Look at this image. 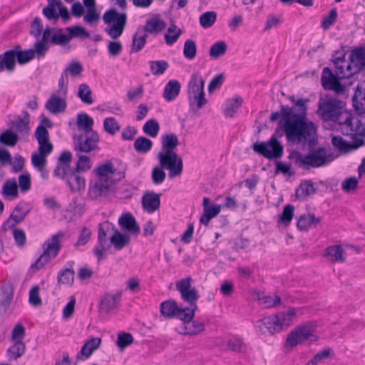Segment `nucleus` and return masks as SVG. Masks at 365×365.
Returning <instances> with one entry per match:
<instances>
[{
  "instance_id": "obj_1",
  "label": "nucleus",
  "mask_w": 365,
  "mask_h": 365,
  "mask_svg": "<svg viewBox=\"0 0 365 365\" xmlns=\"http://www.w3.org/2000/svg\"><path fill=\"white\" fill-rule=\"evenodd\" d=\"M284 116L279 120L274 135L267 141L256 142L252 145L255 153L272 160L281 158L284 146L278 138L285 135L289 142V133L296 130L297 124L301 120V115L294 114V107H283Z\"/></svg>"
},
{
  "instance_id": "obj_2",
  "label": "nucleus",
  "mask_w": 365,
  "mask_h": 365,
  "mask_svg": "<svg viewBox=\"0 0 365 365\" xmlns=\"http://www.w3.org/2000/svg\"><path fill=\"white\" fill-rule=\"evenodd\" d=\"M345 56L346 53L342 50L334 51L331 61L335 65L336 73H333L329 67L323 68L321 83L325 91H331L336 94H342L346 88L341 83V80L349 78L356 73L354 70H348V66H346V71H345L344 66L340 65V63L346 62Z\"/></svg>"
},
{
  "instance_id": "obj_3",
  "label": "nucleus",
  "mask_w": 365,
  "mask_h": 365,
  "mask_svg": "<svg viewBox=\"0 0 365 365\" xmlns=\"http://www.w3.org/2000/svg\"><path fill=\"white\" fill-rule=\"evenodd\" d=\"M178 145V138L175 133H168L162 137V147L158 159L160 165L169 171L170 178L180 176L183 170L182 159L175 151Z\"/></svg>"
},
{
  "instance_id": "obj_4",
  "label": "nucleus",
  "mask_w": 365,
  "mask_h": 365,
  "mask_svg": "<svg viewBox=\"0 0 365 365\" xmlns=\"http://www.w3.org/2000/svg\"><path fill=\"white\" fill-rule=\"evenodd\" d=\"M296 314V309L289 307L287 311L264 317L257 321L256 331L262 335L279 333L292 324Z\"/></svg>"
},
{
  "instance_id": "obj_5",
  "label": "nucleus",
  "mask_w": 365,
  "mask_h": 365,
  "mask_svg": "<svg viewBox=\"0 0 365 365\" xmlns=\"http://www.w3.org/2000/svg\"><path fill=\"white\" fill-rule=\"evenodd\" d=\"M288 159L293 160L299 168L309 170L310 168H319L327 165L334 160L331 153H328L324 147L309 149L307 155H303L299 151L294 150L290 152Z\"/></svg>"
},
{
  "instance_id": "obj_6",
  "label": "nucleus",
  "mask_w": 365,
  "mask_h": 365,
  "mask_svg": "<svg viewBox=\"0 0 365 365\" xmlns=\"http://www.w3.org/2000/svg\"><path fill=\"white\" fill-rule=\"evenodd\" d=\"M317 328V324L314 321L307 322L295 327L287 334L284 347L290 349L307 341L309 344L317 342L319 340V336L316 334Z\"/></svg>"
},
{
  "instance_id": "obj_7",
  "label": "nucleus",
  "mask_w": 365,
  "mask_h": 365,
  "mask_svg": "<svg viewBox=\"0 0 365 365\" xmlns=\"http://www.w3.org/2000/svg\"><path fill=\"white\" fill-rule=\"evenodd\" d=\"M296 130L289 133V142L292 143L308 144L309 149H316L317 143V127L315 124L302 115L301 120L297 122Z\"/></svg>"
},
{
  "instance_id": "obj_8",
  "label": "nucleus",
  "mask_w": 365,
  "mask_h": 365,
  "mask_svg": "<svg viewBox=\"0 0 365 365\" xmlns=\"http://www.w3.org/2000/svg\"><path fill=\"white\" fill-rule=\"evenodd\" d=\"M63 237V233L58 232L42 244L43 251L36 261L31 264L29 271L35 272L43 269L48 262L58 256L61 249L60 238Z\"/></svg>"
},
{
  "instance_id": "obj_9",
  "label": "nucleus",
  "mask_w": 365,
  "mask_h": 365,
  "mask_svg": "<svg viewBox=\"0 0 365 365\" xmlns=\"http://www.w3.org/2000/svg\"><path fill=\"white\" fill-rule=\"evenodd\" d=\"M342 101L326 94L318 103L317 113L325 121L338 122L343 113Z\"/></svg>"
},
{
  "instance_id": "obj_10",
  "label": "nucleus",
  "mask_w": 365,
  "mask_h": 365,
  "mask_svg": "<svg viewBox=\"0 0 365 365\" xmlns=\"http://www.w3.org/2000/svg\"><path fill=\"white\" fill-rule=\"evenodd\" d=\"M127 19L126 13L118 12L114 8L106 11L103 20L108 26L105 29V31L113 39L118 38L124 31Z\"/></svg>"
},
{
  "instance_id": "obj_11",
  "label": "nucleus",
  "mask_w": 365,
  "mask_h": 365,
  "mask_svg": "<svg viewBox=\"0 0 365 365\" xmlns=\"http://www.w3.org/2000/svg\"><path fill=\"white\" fill-rule=\"evenodd\" d=\"M160 314L165 318H176L183 323H188L193 319V309L179 307L173 299L166 300L160 304Z\"/></svg>"
},
{
  "instance_id": "obj_12",
  "label": "nucleus",
  "mask_w": 365,
  "mask_h": 365,
  "mask_svg": "<svg viewBox=\"0 0 365 365\" xmlns=\"http://www.w3.org/2000/svg\"><path fill=\"white\" fill-rule=\"evenodd\" d=\"M35 137L38 143V153L32 154L31 160L47 161V156L53 150V145L49 140L48 130L42 125H38L35 131Z\"/></svg>"
},
{
  "instance_id": "obj_13",
  "label": "nucleus",
  "mask_w": 365,
  "mask_h": 365,
  "mask_svg": "<svg viewBox=\"0 0 365 365\" xmlns=\"http://www.w3.org/2000/svg\"><path fill=\"white\" fill-rule=\"evenodd\" d=\"M192 282V279L190 276L182 279L176 282V289L180 293L181 298L190 305V307H188L189 309H193L194 317L195 312L197 309L196 302L200 296L197 289L191 286Z\"/></svg>"
},
{
  "instance_id": "obj_14",
  "label": "nucleus",
  "mask_w": 365,
  "mask_h": 365,
  "mask_svg": "<svg viewBox=\"0 0 365 365\" xmlns=\"http://www.w3.org/2000/svg\"><path fill=\"white\" fill-rule=\"evenodd\" d=\"M86 137L81 134L74 141V150L82 153H89L98 149L99 135L96 131L85 133Z\"/></svg>"
},
{
  "instance_id": "obj_15",
  "label": "nucleus",
  "mask_w": 365,
  "mask_h": 365,
  "mask_svg": "<svg viewBox=\"0 0 365 365\" xmlns=\"http://www.w3.org/2000/svg\"><path fill=\"white\" fill-rule=\"evenodd\" d=\"M31 208L28 202L21 201L14 209L13 212L2 225L4 230L12 229L17 224L24 221L26 216L30 212Z\"/></svg>"
},
{
  "instance_id": "obj_16",
  "label": "nucleus",
  "mask_w": 365,
  "mask_h": 365,
  "mask_svg": "<svg viewBox=\"0 0 365 365\" xmlns=\"http://www.w3.org/2000/svg\"><path fill=\"white\" fill-rule=\"evenodd\" d=\"M106 224L110 225L109 227V232H113V234L109 237V240L110 244L113 246L115 251H120L130 244V237L129 235L120 232L112 222L108 220L105 221L100 223L98 225V227H101Z\"/></svg>"
},
{
  "instance_id": "obj_17",
  "label": "nucleus",
  "mask_w": 365,
  "mask_h": 365,
  "mask_svg": "<svg viewBox=\"0 0 365 365\" xmlns=\"http://www.w3.org/2000/svg\"><path fill=\"white\" fill-rule=\"evenodd\" d=\"M80 172L72 169L66 173L64 178H60L66 181L72 192H81L86 188V180L80 175Z\"/></svg>"
},
{
  "instance_id": "obj_18",
  "label": "nucleus",
  "mask_w": 365,
  "mask_h": 365,
  "mask_svg": "<svg viewBox=\"0 0 365 365\" xmlns=\"http://www.w3.org/2000/svg\"><path fill=\"white\" fill-rule=\"evenodd\" d=\"M110 225L107 224L98 227V246L93 249V254L96 257L98 262L103 259H106V256L104 251L110 248V245H107V234L109 232Z\"/></svg>"
},
{
  "instance_id": "obj_19",
  "label": "nucleus",
  "mask_w": 365,
  "mask_h": 365,
  "mask_svg": "<svg viewBox=\"0 0 365 365\" xmlns=\"http://www.w3.org/2000/svg\"><path fill=\"white\" fill-rule=\"evenodd\" d=\"M349 61L348 70H354L356 73L365 70V48L359 46L354 48L349 56Z\"/></svg>"
},
{
  "instance_id": "obj_20",
  "label": "nucleus",
  "mask_w": 365,
  "mask_h": 365,
  "mask_svg": "<svg viewBox=\"0 0 365 365\" xmlns=\"http://www.w3.org/2000/svg\"><path fill=\"white\" fill-rule=\"evenodd\" d=\"M122 298V292L118 291L115 294L106 293L101 299L98 309L101 313L108 314L110 312L118 309Z\"/></svg>"
},
{
  "instance_id": "obj_21",
  "label": "nucleus",
  "mask_w": 365,
  "mask_h": 365,
  "mask_svg": "<svg viewBox=\"0 0 365 365\" xmlns=\"http://www.w3.org/2000/svg\"><path fill=\"white\" fill-rule=\"evenodd\" d=\"M114 182H104L98 180L93 185H90L88 195L91 200H97L102 197H107L110 191Z\"/></svg>"
},
{
  "instance_id": "obj_22",
  "label": "nucleus",
  "mask_w": 365,
  "mask_h": 365,
  "mask_svg": "<svg viewBox=\"0 0 365 365\" xmlns=\"http://www.w3.org/2000/svg\"><path fill=\"white\" fill-rule=\"evenodd\" d=\"M23 117L18 116L16 120L10 122L11 129H14V133H17L19 136H27L30 131V116L26 110L22 111Z\"/></svg>"
},
{
  "instance_id": "obj_23",
  "label": "nucleus",
  "mask_w": 365,
  "mask_h": 365,
  "mask_svg": "<svg viewBox=\"0 0 365 365\" xmlns=\"http://www.w3.org/2000/svg\"><path fill=\"white\" fill-rule=\"evenodd\" d=\"M72 154L68 150H63L59 155L56 165L53 170V176L56 178H64L66 173L72 170L71 163Z\"/></svg>"
},
{
  "instance_id": "obj_24",
  "label": "nucleus",
  "mask_w": 365,
  "mask_h": 365,
  "mask_svg": "<svg viewBox=\"0 0 365 365\" xmlns=\"http://www.w3.org/2000/svg\"><path fill=\"white\" fill-rule=\"evenodd\" d=\"M160 193L146 191L142 197L143 209L148 213H153L160 208Z\"/></svg>"
},
{
  "instance_id": "obj_25",
  "label": "nucleus",
  "mask_w": 365,
  "mask_h": 365,
  "mask_svg": "<svg viewBox=\"0 0 365 365\" xmlns=\"http://www.w3.org/2000/svg\"><path fill=\"white\" fill-rule=\"evenodd\" d=\"M118 225L123 230L133 235H138L140 231L139 225L130 212L122 214L118 219Z\"/></svg>"
},
{
  "instance_id": "obj_26",
  "label": "nucleus",
  "mask_w": 365,
  "mask_h": 365,
  "mask_svg": "<svg viewBox=\"0 0 365 365\" xmlns=\"http://www.w3.org/2000/svg\"><path fill=\"white\" fill-rule=\"evenodd\" d=\"M1 298H0V312L5 314L10 307L14 297V287L11 283L1 286Z\"/></svg>"
},
{
  "instance_id": "obj_27",
  "label": "nucleus",
  "mask_w": 365,
  "mask_h": 365,
  "mask_svg": "<svg viewBox=\"0 0 365 365\" xmlns=\"http://www.w3.org/2000/svg\"><path fill=\"white\" fill-rule=\"evenodd\" d=\"M165 27V21L156 16L148 19L141 30L148 34L157 35L162 32Z\"/></svg>"
},
{
  "instance_id": "obj_28",
  "label": "nucleus",
  "mask_w": 365,
  "mask_h": 365,
  "mask_svg": "<svg viewBox=\"0 0 365 365\" xmlns=\"http://www.w3.org/2000/svg\"><path fill=\"white\" fill-rule=\"evenodd\" d=\"M16 56L13 48L0 54L1 71L6 70L9 72H13L16 68Z\"/></svg>"
},
{
  "instance_id": "obj_29",
  "label": "nucleus",
  "mask_w": 365,
  "mask_h": 365,
  "mask_svg": "<svg viewBox=\"0 0 365 365\" xmlns=\"http://www.w3.org/2000/svg\"><path fill=\"white\" fill-rule=\"evenodd\" d=\"M181 85L177 80L169 81L164 88L163 98L168 102L174 101L180 93Z\"/></svg>"
},
{
  "instance_id": "obj_30",
  "label": "nucleus",
  "mask_w": 365,
  "mask_h": 365,
  "mask_svg": "<svg viewBox=\"0 0 365 365\" xmlns=\"http://www.w3.org/2000/svg\"><path fill=\"white\" fill-rule=\"evenodd\" d=\"M16 61L19 65H24L34 58V51L32 48L22 50L20 45H16L13 47Z\"/></svg>"
},
{
  "instance_id": "obj_31",
  "label": "nucleus",
  "mask_w": 365,
  "mask_h": 365,
  "mask_svg": "<svg viewBox=\"0 0 365 365\" xmlns=\"http://www.w3.org/2000/svg\"><path fill=\"white\" fill-rule=\"evenodd\" d=\"M205 81L199 73H193L188 83V94L204 93Z\"/></svg>"
},
{
  "instance_id": "obj_32",
  "label": "nucleus",
  "mask_w": 365,
  "mask_h": 365,
  "mask_svg": "<svg viewBox=\"0 0 365 365\" xmlns=\"http://www.w3.org/2000/svg\"><path fill=\"white\" fill-rule=\"evenodd\" d=\"M316 192L317 188L314 187V183L311 180H304L296 189L295 195L298 199L302 200Z\"/></svg>"
},
{
  "instance_id": "obj_33",
  "label": "nucleus",
  "mask_w": 365,
  "mask_h": 365,
  "mask_svg": "<svg viewBox=\"0 0 365 365\" xmlns=\"http://www.w3.org/2000/svg\"><path fill=\"white\" fill-rule=\"evenodd\" d=\"M116 169L110 161H107L106 163L99 165L96 169L98 180H104V182H114L110 178L109 175H114Z\"/></svg>"
},
{
  "instance_id": "obj_34",
  "label": "nucleus",
  "mask_w": 365,
  "mask_h": 365,
  "mask_svg": "<svg viewBox=\"0 0 365 365\" xmlns=\"http://www.w3.org/2000/svg\"><path fill=\"white\" fill-rule=\"evenodd\" d=\"M227 349L235 353H245L247 351V345L243 339L239 336H232L226 341Z\"/></svg>"
},
{
  "instance_id": "obj_35",
  "label": "nucleus",
  "mask_w": 365,
  "mask_h": 365,
  "mask_svg": "<svg viewBox=\"0 0 365 365\" xmlns=\"http://www.w3.org/2000/svg\"><path fill=\"white\" fill-rule=\"evenodd\" d=\"M46 108L52 113H57L65 110L66 103L60 96L53 94L47 101Z\"/></svg>"
},
{
  "instance_id": "obj_36",
  "label": "nucleus",
  "mask_w": 365,
  "mask_h": 365,
  "mask_svg": "<svg viewBox=\"0 0 365 365\" xmlns=\"http://www.w3.org/2000/svg\"><path fill=\"white\" fill-rule=\"evenodd\" d=\"M19 140V136L14 130L9 128L0 133V146L14 147Z\"/></svg>"
},
{
  "instance_id": "obj_37",
  "label": "nucleus",
  "mask_w": 365,
  "mask_h": 365,
  "mask_svg": "<svg viewBox=\"0 0 365 365\" xmlns=\"http://www.w3.org/2000/svg\"><path fill=\"white\" fill-rule=\"evenodd\" d=\"M345 251L341 245L329 246L325 250V256L330 257L332 262H343L345 261Z\"/></svg>"
},
{
  "instance_id": "obj_38",
  "label": "nucleus",
  "mask_w": 365,
  "mask_h": 365,
  "mask_svg": "<svg viewBox=\"0 0 365 365\" xmlns=\"http://www.w3.org/2000/svg\"><path fill=\"white\" fill-rule=\"evenodd\" d=\"M188 101L190 110L194 112L200 110L207 103L205 92L188 94Z\"/></svg>"
},
{
  "instance_id": "obj_39",
  "label": "nucleus",
  "mask_w": 365,
  "mask_h": 365,
  "mask_svg": "<svg viewBox=\"0 0 365 365\" xmlns=\"http://www.w3.org/2000/svg\"><path fill=\"white\" fill-rule=\"evenodd\" d=\"M140 30L141 28L138 27L137 31L133 36L130 53H138L140 51L146 44L148 34L144 32V34L139 36Z\"/></svg>"
},
{
  "instance_id": "obj_40",
  "label": "nucleus",
  "mask_w": 365,
  "mask_h": 365,
  "mask_svg": "<svg viewBox=\"0 0 365 365\" xmlns=\"http://www.w3.org/2000/svg\"><path fill=\"white\" fill-rule=\"evenodd\" d=\"M76 124L78 129L83 130L85 133L94 131L93 130V119L86 113L78 114Z\"/></svg>"
},
{
  "instance_id": "obj_41",
  "label": "nucleus",
  "mask_w": 365,
  "mask_h": 365,
  "mask_svg": "<svg viewBox=\"0 0 365 365\" xmlns=\"http://www.w3.org/2000/svg\"><path fill=\"white\" fill-rule=\"evenodd\" d=\"M184 331L182 334L185 335H197L205 330L204 323L198 320H193V319L188 323H184Z\"/></svg>"
},
{
  "instance_id": "obj_42",
  "label": "nucleus",
  "mask_w": 365,
  "mask_h": 365,
  "mask_svg": "<svg viewBox=\"0 0 365 365\" xmlns=\"http://www.w3.org/2000/svg\"><path fill=\"white\" fill-rule=\"evenodd\" d=\"M1 194L11 199L16 198L19 196L18 185L14 178L7 180L2 186Z\"/></svg>"
},
{
  "instance_id": "obj_43",
  "label": "nucleus",
  "mask_w": 365,
  "mask_h": 365,
  "mask_svg": "<svg viewBox=\"0 0 365 365\" xmlns=\"http://www.w3.org/2000/svg\"><path fill=\"white\" fill-rule=\"evenodd\" d=\"M242 103L243 99L240 96L228 99L224 110L225 115L229 118L233 117L238 109L242 106Z\"/></svg>"
},
{
  "instance_id": "obj_44",
  "label": "nucleus",
  "mask_w": 365,
  "mask_h": 365,
  "mask_svg": "<svg viewBox=\"0 0 365 365\" xmlns=\"http://www.w3.org/2000/svg\"><path fill=\"white\" fill-rule=\"evenodd\" d=\"M133 147L136 152L139 153H146L151 150L153 142L146 137L140 136L135 139Z\"/></svg>"
},
{
  "instance_id": "obj_45",
  "label": "nucleus",
  "mask_w": 365,
  "mask_h": 365,
  "mask_svg": "<svg viewBox=\"0 0 365 365\" xmlns=\"http://www.w3.org/2000/svg\"><path fill=\"white\" fill-rule=\"evenodd\" d=\"M75 272L72 268H66L61 270L57 276L58 284L73 285L74 282Z\"/></svg>"
},
{
  "instance_id": "obj_46",
  "label": "nucleus",
  "mask_w": 365,
  "mask_h": 365,
  "mask_svg": "<svg viewBox=\"0 0 365 365\" xmlns=\"http://www.w3.org/2000/svg\"><path fill=\"white\" fill-rule=\"evenodd\" d=\"M25 351L26 344L23 341H14L8 349L7 354L9 359H17L24 354Z\"/></svg>"
},
{
  "instance_id": "obj_47",
  "label": "nucleus",
  "mask_w": 365,
  "mask_h": 365,
  "mask_svg": "<svg viewBox=\"0 0 365 365\" xmlns=\"http://www.w3.org/2000/svg\"><path fill=\"white\" fill-rule=\"evenodd\" d=\"M92 91L89 86L86 83H81L78 86V97L81 101L87 105H91L93 103V100L91 97Z\"/></svg>"
},
{
  "instance_id": "obj_48",
  "label": "nucleus",
  "mask_w": 365,
  "mask_h": 365,
  "mask_svg": "<svg viewBox=\"0 0 365 365\" xmlns=\"http://www.w3.org/2000/svg\"><path fill=\"white\" fill-rule=\"evenodd\" d=\"M181 34L182 30L180 29H178L175 24H172L168 29V32L165 34V43L169 46L173 45L178 41Z\"/></svg>"
},
{
  "instance_id": "obj_49",
  "label": "nucleus",
  "mask_w": 365,
  "mask_h": 365,
  "mask_svg": "<svg viewBox=\"0 0 365 365\" xmlns=\"http://www.w3.org/2000/svg\"><path fill=\"white\" fill-rule=\"evenodd\" d=\"M227 49L225 41H220L215 43L210 48L209 55L212 58H218L223 56Z\"/></svg>"
},
{
  "instance_id": "obj_50",
  "label": "nucleus",
  "mask_w": 365,
  "mask_h": 365,
  "mask_svg": "<svg viewBox=\"0 0 365 365\" xmlns=\"http://www.w3.org/2000/svg\"><path fill=\"white\" fill-rule=\"evenodd\" d=\"M331 144L340 152L347 153L351 148V143L346 141L340 135H334L331 138Z\"/></svg>"
},
{
  "instance_id": "obj_51",
  "label": "nucleus",
  "mask_w": 365,
  "mask_h": 365,
  "mask_svg": "<svg viewBox=\"0 0 365 365\" xmlns=\"http://www.w3.org/2000/svg\"><path fill=\"white\" fill-rule=\"evenodd\" d=\"M294 207L288 204L284 207L282 214L279 215V222L282 223L284 226H288L294 216Z\"/></svg>"
},
{
  "instance_id": "obj_52",
  "label": "nucleus",
  "mask_w": 365,
  "mask_h": 365,
  "mask_svg": "<svg viewBox=\"0 0 365 365\" xmlns=\"http://www.w3.org/2000/svg\"><path fill=\"white\" fill-rule=\"evenodd\" d=\"M282 174L291 177L295 174V172L292 169L291 163H284L282 161H276L274 175Z\"/></svg>"
},
{
  "instance_id": "obj_53",
  "label": "nucleus",
  "mask_w": 365,
  "mask_h": 365,
  "mask_svg": "<svg viewBox=\"0 0 365 365\" xmlns=\"http://www.w3.org/2000/svg\"><path fill=\"white\" fill-rule=\"evenodd\" d=\"M159 130V123L155 119L148 120L143 127V132L151 138L156 137L158 135Z\"/></svg>"
},
{
  "instance_id": "obj_54",
  "label": "nucleus",
  "mask_w": 365,
  "mask_h": 365,
  "mask_svg": "<svg viewBox=\"0 0 365 365\" xmlns=\"http://www.w3.org/2000/svg\"><path fill=\"white\" fill-rule=\"evenodd\" d=\"M150 66L151 73L155 76L163 74L169 67V64L166 61H150Z\"/></svg>"
},
{
  "instance_id": "obj_55",
  "label": "nucleus",
  "mask_w": 365,
  "mask_h": 365,
  "mask_svg": "<svg viewBox=\"0 0 365 365\" xmlns=\"http://www.w3.org/2000/svg\"><path fill=\"white\" fill-rule=\"evenodd\" d=\"M289 99L294 103L295 106L298 108V112L295 113L294 114H299L301 115H304V119H307V103L309 101V98H299L297 100L295 99V97L294 96H289Z\"/></svg>"
},
{
  "instance_id": "obj_56",
  "label": "nucleus",
  "mask_w": 365,
  "mask_h": 365,
  "mask_svg": "<svg viewBox=\"0 0 365 365\" xmlns=\"http://www.w3.org/2000/svg\"><path fill=\"white\" fill-rule=\"evenodd\" d=\"M66 29L68 31V37L70 40L72 38L76 37H81V38L90 37V34L86 31V29L78 25L67 27Z\"/></svg>"
},
{
  "instance_id": "obj_57",
  "label": "nucleus",
  "mask_w": 365,
  "mask_h": 365,
  "mask_svg": "<svg viewBox=\"0 0 365 365\" xmlns=\"http://www.w3.org/2000/svg\"><path fill=\"white\" fill-rule=\"evenodd\" d=\"M217 14L215 11H206L200 16V24L204 29L211 27L215 22Z\"/></svg>"
},
{
  "instance_id": "obj_58",
  "label": "nucleus",
  "mask_w": 365,
  "mask_h": 365,
  "mask_svg": "<svg viewBox=\"0 0 365 365\" xmlns=\"http://www.w3.org/2000/svg\"><path fill=\"white\" fill-rule=\"evenodd\" d=\"M197 46L192 39H187L184 43L183 55L185 58L192 60L196 56Z\"/></svg>"
},
{
  "instance_id": "obj_59",
  "label": "nucleus",
  "mask_w": 365,
  "mask_h": 365,
  "mask_svg": "<svg viewBox=\"0 0 365 365\" xmlns=\"http://www.w3.org/2000/svg\"><path fill=\"white\" fill-rule=\"evenodd\" d=\"M62 29H58L51 37V43L54 45H65L70 41L68 34H65Z\"/></svg>"
},
{
  "instance_id": "obj_60",
  "label": "nucleus",
  "mask_w": 365,
  "mask_h": 365,
  "mask_svg": "<svg viewBox=\"0 0 365 365\" xmlns=\"http://www.w3.org/2000/svg\"><path fill=\"white\" fill-rule=\"evenodd\" d=\"M134 338L130 333L122 332L118 334L117 339V345L120 350H123L125 348L133 343Z\"/></svg>"
},
{
  "instance_id": "obj_61",
  "label": "nucleus",
  "mask_w": 365,
  "mask_h": 365,
  "mask_svg": "<svg viewBox=\"0 0 365 365\" xmlns=\"http://www.w3.org/2000/svg\"><path fill=\"white\" fill-rule=\"evenodd\" d=\"M104 130L110 135H114L118 132L120 126L113 117L106 118L103 122Z\"/></svg>"
},
{
  "instance_id": "obj_62",
  "label": "nucleus",
  "mask_w": 365,
  "mask_h": 365,
  "mask_svg": "<svg viewBox=\"0 0 365 365\" xmlns=\"http://www.w3.org/2000/svg\"><path fill=\"white\" fill-rule=\"evenodd\" d=\"M337 10L336 8L332 9L327 16L324 17L321 26L324 30L329 29L337 19Z\"/></svg>"
},
{
  "instance_id": "obj_63",
  "label": "nucleus",
  "mask_w": 365,
  "mask_h": 365,
  "mask_svg": "<svg viewBox=\"0 0 365 365\" xmlns=\"http://www.w3.org/2000/svg\"><path fill=\"white\" fill-rule=\"evenodd\" d=\"M163 169H165V167L160 165V167L155 166L152 170V180L153 182L155 185H160L165 179L166 174Z\"/></svg>"
},
{
  "instance_id": "obj_64",
  "label": "nucleus",
  "mask_w": 365,
  "mask_h": 365,
  "mask_svg": "<svg viewBox=\"0 0 365 365\" xmlns=\"http://www.w3.org/2000/svg\"><path fill=\"white\" fill-rule=\"evenodd\" d=\"M26 335V329L21 323H17L11 332V339L13 341H23Z\"/></svg>"
}]
</instances>
